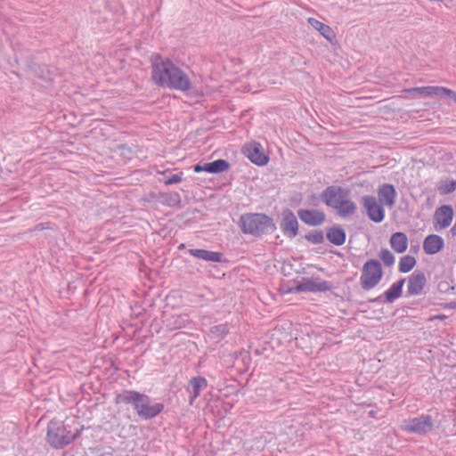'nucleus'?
<instances>
[{"label": "nucleus", "instance_id": "nucleus-39", "mask_svg": "<svg viewBox=\"0 0 456 456\" xmlns=\"http://www.w3.org/2000/svg\"><path fill=\"white\" fill-rule=\"evenodd\" d=\"M206 163L205 164H197L193 167V170L195 173H200L202 171H205L206 172Z\"/></svg>", "mask_w": 456, "mask_h": 456}, {"label": "nucleus", "instance_id": "nucleus-7", "mask_svg": "<svg viewBox=\"0 0 456 456\" xmlns=\"http://www.w3.org/2000/svg\"><path fill=\"white\" fill-rule=\"evenodd\" d=\"M144 400H142L136 411L137 416L142 420L154 419L160 414L165 408L162 403H151V397L144 394Z\"/></svg>", "mask_w": 456, "mask_h": 456}, {"label": "nucleus", "instance_id": "nucleus-40", "mask_svg": "<svg viewBox=\"0 0 456 456\" xmlns=\"http://www.w3.org/2000/svg\"><path fill=\"white\" fill-rule=\"evenodd\" d=\"M444 309H455L456 308V302L452 301L450 303H446L443 305Z\"/></svg>", "mask_w": 456, "mask_h": 456}, {"label": "nucleus", "instance_id": "nucleus-6", "mask_svg": "<svg viewBox=\"0 0 456 456\" xmlns=\"http://www.w3.org/2000/svg\"><path fill=\"white\" fill-rule=\"evenodd\" d=\"M334 288L331 282L322 280L320 277H304L293 289L295 292H326ZM292 291V289H290Z\"/></svg>", "mask_w": 456, "mask_h": 456}, {"label": "nucleus", "instance_id": "nucleus-32", "mask_svg": "<svg viewBox=\"0 0 456 456\" xmlns=\"http://www.w3.org/2000/svg\"><path fill=\"white\" fill-rule=\"evenodd\" d=\"M166 203L170 207H175L180 204L181 202V196L178 192L173 191L168 194H167L165 198Z\"/></svg>", "mask_w": 456, "mask_h": 456}, {"label": "nucleus", "instance_id": "nucleus-33", "mask_svg": "<svg viewBox=\"0 0 456 456\" xmlns=\"http://www.w3.org/2000/svg\"><path fill=\"white\" fill-rule=\"evenodd\" d=\"M432 89H436L432 91V96H437L439 98H448V93L450 91L449 88L444 86H433Z\"/></svg>", "mask_w": 456, "mask_h": 456}, {"label": "nucleus", "instance_id": "nucleus-27", "mask_svg": "<svg viewBox=\"0 0 456 456\" xmlns=\"http://www.w3.org/2000/svg\"><path fill=\"white\" fill-rule=\"evenodd\" d=\"M417 261L416 258L412 256L406 255L401 257L398 271L403 273H409L411 271L416 265Z\"/></svg>", "mask_w": 456, "mask_h": 456}, {"label": "nucleus", "instance_id": "nucleus-43", "mask_svg": "<svg viewBox=\"0 0 456 456\" xmlns=\"http://www.w3.org/2000/svg\"><path fill=\"white\" fill-rule=\"evenodd\" d=\"M411 249H412L413 251H417V250L419 249V246L417 245V246H415V247H412V248H411Z\"/></svg>", "mask_w": 456, "mask_h": 456}, {"label": "nucleus", "instance_id": "nucleus-9", "mask_svg": "<svg viewBox=\"0 0 456 456\" xmlns=\"http://www.w3.org/2000/svg\"><path fill=\"white\" fill-rule=\"evenodd\" d=\"M280 227L287 238L293 239L298 234L299 224L291 209L287 208L281 211Z\"/></svg>", "mask_w": 456, "mask_h": 456}, {"label": "nucleus", "instance_id": "nucleus-24", "mask_svg": "<svg viewBox=\"0 0 456 456\" xmlns=\"http://www.w3.org/2000/svg\"><path fill=\"white\" fill-rule=\"evenodd\" d=\"M335 209L338 211V215L341 217H347L352 216L356 211V205L354 201L344 198L342 200L336 204Z\"/></svg>", "mask_w": 456, "mask_h": 456}, {"label": "nucleus", "instance_id": "nucleus-18", "mask_svg": "<svg viewBox=\"0 0 456 456\" xmlns=\"http://www.w3.org/2000/svg\"><path fill=\"white\" fill-rule=\"evenodd\" d=\"M188 252L191 256L208 262L222 263L225 261L222 252H216L203 248H191Z\"/></svg>", "mask_w": 456, "mask_h": 456}, {"label": "nucleus", "instance_id": "nucleus-47", "mask_svg": "<svg viewBox=\"0 0 456 456\" xmlns=\"http://www.w3.org/2000/svg\"><path fill=\"white\" fill-rule=\"evenodd\" d=\"M454 435L456 436V431H455V434H454Z\"/></svg>", "mask_w": 456, "mask_h": 456}, {"label": "nucleus", "instance_id": "nucleus-11", "mask_svg": "<svg viewBox=\"0 0 456 456\" xmlns=\"http://www.w3.org/2000/svg\"><path fill=\"white\" fill-rule=\"evenodd\" d=\"M144 394L136 390L124 389L120 393L116 394L114 403L116 405H131L136 412L140 403L144 400Z\"/></svg>", "mask_w": 456, "mask_h": 456}, {"label": "nucleus", "instance_id": "nucleus-23", "mask_svg": "<svg viewBox=\"0 0 456 456\" xmlns=\"http://www.w3.org/2000/svg\"><path fill=\"white\" fill-rule=\"evenodd\" d=\"M389 243L396 253H404L408 248L407 235L403 232H396L391 235Z\"/></svg>", "mask_w": 456, "mask_h": 456}, {"label": "nucleus", "instance_id": "nucleus-20", "mask_svg": "<svg viewBox=\"0 0 456 456\" xmlns=\"http://www.w3.org/2000/svg\"><path fill=\"white\" fill-rule=\"evenodd\" d=\"M434 216L441 228H447L451 225L453 218V208L450 205H443L436 210Z\"/></svg>", "mask_w": 456, "mask_h": 456}, {"label": "nucleus", "instance_id": "nucleus-1", "mask_svg": "<svg viewBox=\"0 0 456 456\" xmlns=\"http://www.w3.org/2000/svg\"><path fill=\"white\" fill-rule=\"evenodd\" d=\"M151 61V80L159 86L179 91H188L191 83L188 75L170 59L153 53Z\"/></svg>", "mask_w": 456, "mask_h": 456}, {"label": "nucleus", "instance_id": "nucleus-4", "mask_svg": "<svg viewBox=\"0 0 456 456\" xmlns=\"http://www.w3.org/2000/svg\"><path fill=\"white\" fill-rule=\"evenodd\" d=\"M383 270L380 262L377 259L367 260L362 268L360 285L363 290H370L382 280Z\"/></svg>", "mask_w": 456, "mask_h": 456}, {"label": "nucleus", "instance_id": "nucleus-38", "mask_svg": "<svg viewBox=\"0 0 456 456\" xmlns=\"http://www.w3.org/2000/svg\"><path fill=\"white\" fill-rule=\"evenodd\" d=\"M240 355L242 357V361L245 364H248L251 362V357L248 352L243 351L240 352Z\"/></svg>", "mask_w": 456, "mask_h": 456}, {"label": "nucleus", "instance_id": "nucleus-29", "mask_svg": "<svg viewBox=\"0 0 456 456\" xmlns=\"http://www.w3.org/2000/svg\"><path fill=\"white\" fill-rule=\"evenodd\" d=\"M378 256L387 267H390L395 264V257L387 248H381Z\"/></svg>", "mask_w": 456, "mask_h": 456}, {"label": "nucleus", "instance_id": "nucleus-25", "mask_svg": "<svg viewBox=\"0 0 456 456\" xmlns=\"http://www.w3.org/2000/svg\"><path fill=\"white\" fill-rule=\"evenodd\" d=\"M231 164L226 159H219L212 162L206 163V172L209 174H219L227 171Z\"/></svg>", "mask_w": 456, "mask_h": 456}, {"label": "nucleus", "instance_id": "nucleus-35", "mask_svg": "<svg viewBox=\"0 0 456 456\" xmlns=\"http://www.w3.org/2000/svg\"><path fill=\"white\" fill-rule=\"evenodd\" d=\"M187 322L186 316L179 315L176 316L174 322L175 329H181L185 326V322Z\"/></svg>", "mask_w": 456, "mask_h": 456}, {"label": "nucleus", "instance_id": "nucleus-44", "mask_svg": "<svg viewBox=\"0 0 456 456\" xmlns=\"http://www.w3.org/2000/svg\"><path fill=\"white\" fill-rule=\"evenodd\" d=\"M185 248V245H184L183 243H182V244L178 247V248H179V249H182V248Z\"/></svg>", "mask_w": 456, "mask_h": 456}, {"label": "nucleus", "instance_id": "nucleus-5", "mask_svg": "<svg viewBox=\"0 0 456 456\" xmlns=\"http://www.w3.org/2000/svg\"><path fill=\"white\" fill-rule=\"evenodd\" d=\"M401 428L410 434L426 435L434 429V420L430 415L421 414L404 419Z\"/></svg>", "mask_w": 456, "mask_h": 456}, {"label": "nucleus", "instance_id": "nucleus-26", "mask_svg": "<svg viewBox=\"0 0 456 456\" xmlns=\"http://www.w3.org/2000/svg\"><path fill=\"white\" fill-rule=\"evenodd\" d=\"M436 189L441 195L452 193L456 190V180L451 178L441 179L436 183Z\"/></svg>", "mask_w": 456, "mask_h": 456}, {"label": "nucleus", "instance_id": "nucleus-19", "mask_svg": "<svg viewBox=\"0 0 456 456\" xmlns=\"http://www.w3.org/2000/svg\"><path fill=\"white\" fill-rule=\"evenodd\" d=\"M396 194L395 186L390 183H383L378 190V196L380 203L390 208L395 205Z\"/></svg>", "mask_w": 456, "mask_h": 456}, {"label": "nucleus", "instance_id": "nucleus-31", "mask_svg": "<svg viewBox=\"0 0 456 456\" xmlns=\"http://www.w3.org/2000/svg\"><path fill=\"white\" fill-rule=\"evenodd\" d=\"M436 89H432V86H422V87H412L404 89L403 92L411 94H419L421 96H432V91Z\"/></svg>", "mask_w": 456, "mask_h": 456}, {"label": "nucleus", "instance_id": "nucleus-22", "mask_svg": "<svg viewBox=\"0 0 456 456\" xmlns=\"http://www.w3.org/2000/svg\"><path fill=\"white\" fill-rule=\"evenodd\" d=\"M308 23L316 30L320 32V34L325 37L331 44L336 40V34L334 30L329 26L322 21L316 20L315 18H308Z\"/></svg>", "mask_w": 456, "mask_h": 456}, {"label": "nucleus", "instance_id": "nucleus-10", "mask_svg": "<svg viewBox=\"0 0 456 456\" xmlns=\"http://www.w3.org/2000/svg\"><path fill=\"white\" fill-rule=\"evenodd\" d=\"M348 191L339 185H330L326 187L321 193L320 197L322 202L331 208H334L336 204L346 198Z\"/></svg>", "mask_w": 456, "mask_h": 456}, {"label": "nucleus", "instance_id": "nucleus-8", "mask_svg": "<svg viewBox=\"0 0 456 456\" xmlns=\"http://www.w3.org/2000/svg\"><path fill=\"white\" fill-rule=\"evenodd\" d=\"M362 204L366 210L368 217L375 222L381 223L385 218V208L381 203L372 195H365L362 198Z\"/></svg>", "mask_w": 456, "mask_h": 456}, {"label": "nucleus", "instance_id": "nucleus-3", "mask_svg": "<svg viewBox=\"0 0 456 456\" xmlns=\"http://www.w3.org/2000/svg\"><path fill=\"white\" fill-rule=\"evenodd\" d=\"M238 224L244 234L254 237L273 233L277 227L273 219L264 213H246L240 216Z\"/></svg>", "mask_w": 456, "mask_h": 456}, {"label": "nucleus", "instance_id": "nucleus-12", "mask_svg": "<svg viewBox=\"0 0 456 456\" xmlns=\"http://www.w3.org/2000/svg\"><path fill=\"white\" fill-rule=\"evenodd\" d=\"M242 153L254 164L262 167L269 161V157L262 151L259 142H253L243 146Z\"/></svg>", "mask_w": 456, "mask_h": 456}, {"label": "nucleus", "instance_id": "nucleus-45", "mask_svg": "<svg viewBox=\"0 0 456 456\" xmlns=\"http://www.w3.org/2000/svg\"><path fill=\"white\" fill-rule=\"evenodd\" d=\"M451 231L454 233V232H456V225H454Z\"/></svg>", "mask_w": 456, "mask_h": 456}, {"label": "nucleus", "instance_id": "nucleus-42", "mask_svg": "<svg viewBox=\"0 0 456 456\" xmlns=\"http://www.w3.org/2000/svg\"><path fill=\"white\" fill-rule=\"evenodd\" d=\"M445 319H446V315H444V314H437V315H434V316L430 317L429 321H433V320L444 321Z\"/></svg>", "mask_w": 456, "mask_h": 456}, {"label": "nucleus", "instance_id": "nucleus-28", "mask_svg": "<svg viewBox=\"0 0 456 456\" xmlns=\"http://www.w3.org/2000/svg\"><path fill=\"white\" fill-rule=\"evenodd\" d=\"M230 331L229 326L227 323L215 325L210 328V333L212 336L217 339L224 338Z\"/></svg>", "mask_w": 456, "mask_h": 456}, {"label": "nucleus", "instance_id": "nucleus-16", "mask_svg": "<svg viewBox=\"0 0 456 456\" xmlns=\"http://www.w3.org/2000/svg\"><path fill=\"white\" fill-rule=\"evenodd\" d=\"M208 387V381L204 377L197 376L192 377L189 380L186 390L190 394L189 403L193 405L195 400L200 395L203 389Z\"/></svg>", "mask_w": 456, "mask_h": 456}, {"label": "nucleus", "instance_id": "nucleus-41", "mask_svg": "<svg viewBox=\"0 0 456 456\" xmlns=\"http://www.w3.org/2000/svg\"><path fill=\"white\" fill-rule=\"evenodd\" d=\"M448 93V98L452 99L456 103V92L450 89Z\"/></svg>", "mask_w": 456, "mask_h": 456}, {"label": "nucleus", "instance_id": "nucleus-14", "mask_svg": "<svg viewBox=\"0 0 456 456\" xmlns=\"http://www.w3.org/2000/svg\"><path fill=\"white\" fill-rule=\"evenodd\" d=\"M297 216L303 223L310 226H319L326 219L325 213L317 209H298Z\"/></svg>", "mask_w": 456, "mask_h": 456}, {"label": "nucleus", "instance_id": "nucleus-30", "mask_svg": "<svg viewBox=\"0 0 456 456\" xmlns=\"http://www.w3.org/2000/svg\"><path fill=\"white\" fill-rule=\"evenodd\" d=\"M305 239L312 244H321L324 240V234L322 230H313L305 235Z\"/></svg>", "mask_w": 456, "mask_h": 456}, {"label": "nucleus", "instance_id": "nucleus-15", "mask_svg": "<svg viewBox=\"0 0 456 456\" xmlns=\"http://www.w3.org/2000/svg\"><path fill=\"white\" fill-rule=\"evenodd\" d=\"M427 284V278L423 271L416 270L408 278L407 292L411 296L419 295Z\"/></svg>", "mask_w": 456, "mask_h": 456}, {"label": "nucleus", "instance_id": "nucleus-13", "mask_svg": "<svg viewBox=\"0 0 456 456\" xmlns=\"http://www.w3.org/2000/svg\"><path fill=\"white\" fill-rule=\"evenodd\" d=\"M405 282V279L402 278L396 282H394L391 287L375 298H370V303H393L395 299L399 298L403 293V287Z\"/></svg>", "mask_w": 456, "mask_h": 456}, {"label": "nucleus", "instance_id": "nucleus-21", "mask_svg": "<svg viewBox=\"0 0 456 456\" xmlns=\"http://www.w3.org/2000/svg\"><path fill=\"white\" fill-rule=\"evenodd\" d=\"M326 239L335 246H342L346 240V232L341 226L334 224L326 230Z\"/></svg>", "mask_w": 456, "mask_h": 456}, {"label": "nucleus", "instance_id": "nucleus-34", "mask_svg": "<svg viewBox=\"0 0 456 456\" xmlns=\"http://www.w3.org/2000/svg\"><path fill=\"white\" fill-rule=\"evenodd\" d=\"M52 229V223L45 222L40 223L28 229L29 232H39L43 230Z\"/></svg>", "mask_w": 456, "mask_h": 456}, {"label": "nucleus", "instance_id": "nucleus-36", "mask_svg": "<svg viewBox=\"0 0 456 456\" xmlns=\"http://www.w3.org/2000/svg\"><path fill=\"white\" fill-rule=\"evenodd\" d=\"M182 181V175L180 174H174L165 181V184L171 185L178 183Z\"/></svg>", "mask_w": 456, "mask_h": 456}, {"label": "nucleus", "instance_id": "nucleus-46", "mask_svg": "<svg viewBox=\"0 0 456 456\" xmlns=\"http://www.w3.org/2000/svg\"><path fill=\"white\" fill-rule=\"evenodd\" d=\"M370 414L371 416H373L374 411H371L370 412Z\"/></svg>", "mask_w": 456, "mask_h": 456}, {"label": "nucleus", "instance_id": "nucleus-2", "mask_svg": "<svg viewBox=\"0 0 456 456\" xmlns=\"http://www.w3.org/2000/svg\"><path fill=\"white\" fill-rule=\"evenodd\" d=\"M82 430L83 426L74 418L53 419L47 426V442L53 448L62 449L77 439Z\"/></svg>", "mask_w": 456, "mask_h": 456}, {"label": "nucleus", "instance_id": "nucleus-17", "mask_svg": "<svg viewBox=\"0 0 456 456\" xmlns=\"http://www.w3.org/2000/svg\"><path fill=\"white\" fill-rule=\"evenodd\" d=\"M444 247V239L437 234L428 235L423 241V250L428 255H435Z\"/></svg>", "mask_w": 456, "mask_h": 456}, {"label": "nucleus", "instance_id": "nucleus-37", "mask_svg": "<svg viewBox=\"0 0 456 456\" xmlns=\"http://www.w3.org/2000/svg\"><path fill=\"white\" fill-rule=\"evenodd\" d=\"M450 289H453V287H451L449 282L445 281H440L437 285V289L442 293L447 292Z\"/></svg>", "mask_w": 456, "mask_h": 456}]
</instances>
